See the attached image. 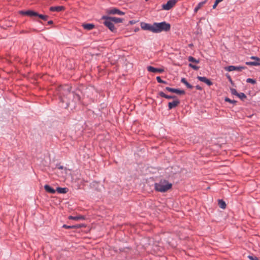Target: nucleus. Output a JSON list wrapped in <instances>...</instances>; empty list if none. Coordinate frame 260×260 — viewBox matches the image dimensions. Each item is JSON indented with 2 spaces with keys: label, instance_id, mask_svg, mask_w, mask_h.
Listing matches in <instances>:
<instances>
[{
  "label": "nucleus",
  "instance_id": "obj_10",
  "mask_svg": "<svg viewBox=\"0 0 260 260\" xmlns=\"http://www.w3.org/2000/svg\"><path fill=\"white\" fill-rule=\"evenodd\" d=\"M108 13L110 14H118L120 15H123L124 14V12L116 8H113L110 10Z\"/></svg>",
  "mask_w": 260,
  "mask_h": 260
},
{
  "label": "nucleus",
  "instance_id": "obj_22",
  "mask_svg": "<svg viewBox=\"0 0 260 260\" xmlns=\"http://www.w3.org/2000/svg\"><path fill=\"white\" fill-rule=\"evenodd\" d=\"M205 3V2H201L196 7V8L194 9V12L195 13H197L198 10L204 5V4Z\"/></svg>",
  "mask_w": 260,
  "mask_h": 260
},
{
  "label": "nucleus",
  "instance_id": "obj_14",
  "mask_svg": "<svg viewBox=\"0 0 260 260\" xmlns=\"http://www.w3.org/2000/svg\"><path fill=\"white\" fill-rule=\"evenodd\" d=\"M82 26L85 29L90 30L94 28L95 25L91 23H83Z\"/></svg>",
  "mask_w": 260,
  "mask_h": 260
},
{
  "label": "nucleus",
  "instance_id": "obj_36",
  "mask_svg": "<svg viewBox=\"0 0 260 260\" xmlns=\"http://www.w3.org/2000/svg\"><path fill=\"white\" fill-rule=\"evenodd\" d=\"M62 228H65V229H73L72 225H67L66 224H63L62 225Z\"/></svg>",
  "mask_w": 260,
  "mask_h": 260
},
{
  "label": "nucleus",
  "instance_id": "obj_3",
  "mask_svg": "<svg viewBox=\"0 0 260 260\" xmlns=\"http://www.w3.org/2000/svg\"><path fill=\"white\" fill-rule=\"evenodd\" d=\"M102 19L105 20L104 22V24L105 26H106L108 28L114 32L116 30V28L114 27V23L110 18V17L108 16H103Z\"/></svg>",
  "mask_w": 260,
  "mask_h": 260
},
{
  "label": "nucleus",
  "instance_id": "obj_32",
  "mask_svg": "<svg viewBox=\"0 0 260 260\" xmlns=\"http://www.w3.org/2000/svg\"><path fill=\"white\" fill-rule=\"evenodd\" d=\"M230 90H231V92L232 94H233V95H235L237 96V94H238V92H237L236 89H235L234 88H231Z\"/></svg>",
  "mask_w": 260,
  "mask_h": 260
},
{
  "label": "nucleus",
  "instance_id": "obj_30",
  "mask_svg": "<svg viewBox=\"0 0 260 260\" xmlns=\"http://www.w3.org/2000/svg\"><path fill=\"white\" fill-rule=\"evenodd\" d=\"M246 82L247 83H250L252 84H254L256 83V81L255 80L253 79H251V78H247L246 79Z\"/></svg>",
  "mask_w": 260,
  "mask_h": 260
},
{
  "label": "nucleus",
  "instance_id": "obj_40",
  "mask_svg": "<svg viewBox=\"0 0 260 260\" xmlns=\"http://www.w3.org/2000/svg\"><path fill=\"white\" fill-rule=\"evenodd\" d=\"M136 23V21L135 20H131L129 21V24H135Z\"/></svg>",
  "mask_w": 260,
  "mask_h": 260
},
{
  "label": "nucleus",
  "instance_id": "obj_13",
  "mask_svg": "<svg viewBox=\"0 0 260 260\" xmlns=\"http://www.w3.org/2000/svg\"><path fill=\"white\" fill-rule=\"evenodd\" d=\"M197 78L201 82H204L208 85H211V81L205 77L198 76Z\"/></svg>",
  "mask_w": 260,
  "mask_h": 260
},
{
  "label": "nucleus",
  "instance_id": "obj_28",
  "mask_svg": "<svg viewBox=\"0 0 260 260\" xmlns=\"http://www.w3.org/2000/svg\"><path fill=\"white\" fill-rule=\"evenodd\" d=\"M246 68V67L245 66H236L235 71L241 72L243 70L245 69Z\"/></svg>",
  "mask_w": 260,
  "mask_h": 260
},
{
  "label": "nucleus",
  "instance_id": "obj_20",
  "mask_svg": "<svg viewBox=\"0 0 260 260\" xmlns=\"http://www.w3.org/2000/svg\"><path fill=\"white\" fill-rule=\"evenodd\" d=\"M181 82L184 84L188 88L192 89L193 88V86L191 84H190L185 78H182L181 80Z\"/></svg>",
  "mask_w": 260,
  "mask_h": 260
},
{
  "label": "nucleus",
  "instance_id": "obj_19",
  "mask_svg": "<svg viewBox=\"0 0 260 260\" xmlns=\"http://www.w3.org/2000/svg\"><path fill=\"white\" fill-rule=\"evenodd\" d=\"M113 23H118L122 22L123 19L120 18H117L115 17H110Z\"/></svg>",
  "mask_w": 260,
  "mask_h": 260
},
{
  "label": "nucleus",
  "instance_id": "obj_29",
  "mask_svg": "<svg viewBox=\"0 0 260 260\" xmlns=\"http://www.w3.org/2000/svg\"><path fill=\"white\" fill-rule=\"evenodd\" d=\"M224 100L226 102H229V103L234 104V105L236 104L237 102L236 101L231 100L229 98H225Z\"/></svg>",
  "mask_w": 260,
  "mask_h": 260
},
{
  "label": "nucleus",
  "instance_id": "obj_43",
  "mask_svg": "<svg viewBox=\"0 0 260 260\" xmlns=\"http://www.w3.org/2000/svg\"><path fill=\"white\" fill-rule=\"evenodd\" d=\"M53 23V21H52V20H50V21H48V24L49 25L52 24Z\"/></svg>",
  "mask_w": 260,
  "mask_h": 260
},
{
  "label": "nucleus",
  "instance_id": "obj_44",
  "mask_svg": "<svg viewBox=\"0 0 260 260\" xmlns=\"http://www.w3.org/2000/svg\"><path fill=\"white\" fill-rule=\"evenodd\" d=\"M161 83L167 84V82L165 81L162 80V82H161Z\"/></svg>",
  "mask_w": 260,
  "mask_h": 260
},
{
  "label": "nucleus",
  "instance_id": "obj_11",
  "mask_svg": "<svg viewBox=\"0 0 260 260\" xmlns=\"http://www.w3.org/2000/svg\"><path fill=\"white\" fill-rule=\"evenodd\" d=\"M158 94L159 96H160L161 97H162V98H165L167 99H174V100H176V99H178L177 98V96H175V95H167L166 94H165L164 92L162 91H160L158 93Z\"/></svg>",
  "mask_w": 260,
  "mask_h": 260
},
{
  "label": "nucleus",
  "instance_id": "obj_25",
  "mask_svg": "<svg viewBox=\"0 0 260 260\" xmlns=\"http://www.w3.org/2000/svg\"><path fill=\"white\" fill-rule=\"evenodd\" d=\"M236 66H230L228 67H226L224 68L225 71L231 72L233 71H235Z\"/></svg>",
  "mask_w": 260,
  "mask_h": 260
},
{
  "label": "nucleus",
  "instance_id": "obj_2",
  "mask_svg": "<svg viewBox=\"0 0 260 260\" xmlns=\"http://www.w3.org/2000/svg\"><path fill=\"white\" fill-rule=\"evenodd\" d=\"M153 33H159L161 31H169L171 29V25L166 21L155 22L153 23Z\"/></svg>",
  "mask_w": 260,
  "mask_h": 260
},
{
  "label": "nucleus",
  "instance_id": "obj_23",
  "mask_svg": "<svg viewBox=\"0 0 260 260\" xmlns=\"http://www.w3.org/2000/svg\"><path fill=\"white\" fill-rule=\"evenodd\" d=\"M237 96H238L239 99H240L242 101H244L247 98L245 94H244L243 92L238 93Z\"/></svg>",
  "mask_w": 260,
  "mask_h": 260
},
{
  "label": "nucleus",
  "instance_id": "obj_27",
  "mask_svg": "<svg viewBox=\"0 0 260 260\" xmlns=\"http://www.w3.org/2000/svg\"><path fill=\"white\" fill-rule=\"evenodd\" d=\"M214 146L215 147V149L216 150V152L214 153V154H216L219 152V150L221 148V146L219 144H214V145H212V147Z\"/></svg>",
  "mask_w": 260,
  "mask_h": 260
},
{
  "label": "nucleus",
  "instance_id": "obj_7",
  "mask_svg": "<svg viewBox=\"0 0 260 260\" xmlns=\"http://www.w3.org/2000/svg\"><path fill=\"white\" fill-rule=\"evenodd\" d=\"M141 28L144 30H149L152 32H153V24L152 25H151L148 23L142 22L141 24Z\"/></svg>",
  "mask_w": 260,
  "mask_h": 260
},
{
  "label": "nucleus",
  "instance_id": "obj_8",
  "mask_svg": "<svg viewBox=\"0 0 260 260\" xmlns=\"http://www.w3.org/2000/svg\"><path fill=\"white\" fill-rule=\"evenodd\" d=\"M180 101L178 99L174 100L172 102H170L168 103V108L169 110L174 108L178 106L180 104Z\"/></svg>",
  "mask_w": 260,
  "mask_h": 260
},
{
  "label": "nucleus",
  "instance_id": "obj_26",
  "mask_svg": "<svg viewBox=\"0 0 260 260\" xmlns=\"http://www.w3.org/2000/svg\"><path fill=\"white\" fill-rule=\"evenodd\" d=\"M188 60L189 61L191 62H194V63H198L199 62V60L196 59L192 56H189L188 58Z\"/></svg>",
  "mask_w": 260,
  "mask_h": 260
},
{
  "label": "nucleus",
  "instance_id": "obj_31",
  "mask_svg": "<svg viewBox=\"0 0 260 260\" xmlns=\"http://www.w3.org/2000/svg\"><path fill=\"white\" fill-rule=\"evenodd\" d=\"M223 0H215L214 5L212 6V9H215L217 5Z\"/></svg>",
  "mask_w": 260,
  "mask_h": 260
},
{
  "label": "nucleus",
  "instance_id": "obj_9",
  "mask_svg": "<svg viewBox=\"0 0 260 260\" xmlns=\"http://www.w3.org/2000/svg\"><path fill=\"white\" fill-rule=\"evenodd\" d=\"M147 69L148 71H149L150 72H152V73L158 72V73H161L164 71V69H157V68H155L152 66H148Z\"/></svg>",
  "mask_w": 260,
  "mask_h": 260
},
{
  "label": "nucleus",
  "instance_id": "obj_21",
  "mask_svg": "<svg viewBox=\"0 0 260 260\" xmlns=\"http://www.w3.org/2000/svg\"><path fill=\"white\" fill-rule=\"evenodd\" d=\"M245 64L248 66H260V62L258 61H247Z\"/></svg>",
  "mask_w": 260,
  "mask_h": 260
},
{
  "label": "nucleus",
  "instance_id": "obj_6",
  "mask_svg": "<svg viewBox=\"0 0 260 260\" xmlns=\"http://www.w3.org/2000/svg\"><path fill=\"white\" fill-rule=\"evenodd\" d=\"M165 89L168 91L175 93L178 94H184L185 92L183 90H180L179 89L173 88L169 87H166Z\"/></svg>",
  "mask_w": 260,
  "mask_h": 260
},
{
  "label": "nucleus",
  "instance_id": "obj_37",
  "mask_svg": "<svg viewBox=\"0 0 260 260\" xmlns=\"http://www.w3.org/2000/svg\"><path fill=\"white\" fill-rule=\"evenodd\" d=\"M156 80L158 83H161V82H162V80L159 76L156 77Z\"/></svg>",
  "mask_w": 260,
  "mask_h": 260
},
{
  "label": "nucleus",
  "instance_id": "obj_34",
  "mask_svg": "<svg viewBox=\"0 0 260 260\" xmlns=\"http://www.w3.org/2000/svg\"><path fill=\"white\" fill-rule=\"evenodd\" d=\"M72 226H73V229H79V228H81L83 227V225L82 224H78L73 225H72Z\"/></svg>",
  "mask_w": 260,
  "mask_h": 260
},
{
  "label": "nucleus",
  "instance_id": "obj_17",
  "mask_svg": "<svg viewBox=\"0 0 260 260\" xmlns=\"http://www.w3.org/2000/svg\"><path fill=\"white\" fill-rule=\"evenodd\" d=\"M44 188H45V190L49 193H55V190L54 189H53V188H52L51 186H50L49 185H45L44 186Z\"/></svg>",
  "mask_w": 260,
  "mask_h": 260
},
{
  "label": "nucleus",
  "instance_id": "obj_33",
  "mask_svg": "<svg viewBox=\"0 0 260 260\" xmlns=\"http://www.w3.org/2000/svg\"><path fill=\"white\" fill-rule=\"evenodd\" d=\"M189 67H190V68H192L194 70H198L199 69V67L198 66L194 65V64H193L192 63H189Z\"/></svg>",
  "mask_w": 260,
  "mask_h": 260
},
{
  "label": "nucleus",
  "instance_id": "obj_18",
  "mask_svg": "<svg viewBox=\"0 0 260 260\" xmlns=\"http://www.w3.org/2000/svg\"><path fill=\"white\" fill-rule=\"evenodd\" d=\"M56 191L59 193H66L68 192V189L67 187H58L56 188Z\"/></svg>",
  "mask_w": 260,
  "mask_h": 260
},
{
  "label": "nucleus",
  "instance_id": "obj_35",
  "mask_svg": "<svg viewBox=\"0 0 260 260\" xmlns=\"http://www.w3.org/2000/svg\"><path fill=\"white\" fill-rule=\"evenodd\" d=\"M250 58L251 59H255L256 60L255 61H258V62L260 61V58L257 57H256V56H252Z\"/></svg>",
  "mask_w": 260,
  "mask_h": 260
},
{
  "label": "nucleus",
  "instance_id": "obj_15",
  "mask_svg": "<svg viewBox=\"0 0 260 260\" xmlns=\"http://www.w3.org/2000/svg\"><path fill=\"white\" fill-rule=\"evenodd\" d=\"M218 205L219 207L222 209H225L226 207V204L225 202L222 199L218 200Z\"/></svg>",
  "mask_w": 260,
  "mask_h": 260
},
{
  "label": "nucleus",
  "instance_id": "obj_1",
  "mask_svg": "<svg viewBox=\"0 0 260 260\" xmlns=\"http://www.w3.org/2000/svg\"><path fill=\"white\" fill-rule=\"evenodd\" d=\"M172 184L167 180L161 179L158 183L154 184L155 189L159 192H165L172 188Z\"/></svg>",
  "mask_w": 260,
  "mask_h": 260
},
{
  "label": "nucleus",
  "instance_id": "obj_16",
  "mask_svg": "<svg viewBox=\"0 0 260 260\" xmlns=\"http://www.w3.org/2000/svg\"><path fill=\"white\" fill-rule=\"evenodd\" d=\"M69 219L75 220H84L85 217L83 215H78L76 216H70L69 217Z\"/></svg>",
  "mask_w": 260,
  "mask_h": 260
},
{
  "label": "nucleus",
  "instance_id": "obj_41",
  "mask_svg": "<svg viewBox=\"0 0 260 260\" xmlns=\"http://www.w3.org/2000/svg\"><path fill=\"white\" fill-rule=\"evenodd\" d=\"M196 88L198 90H202V87L200 86H199V85H197L196 86Z\"/></svg>",
  "mask_w": 260,
  "mask_h": 260
},
{
  "label": "nucleus",
  "instance_id": "obj_38",
  "mask_svg": "<svg viewBox=\"0 0 260 260\" xmlns=\"http://www.w3.org/2000/svg\"><path fill=\"white\" fill-rule=\"evenodd\" d=\"M226 76L228 78L229 81L231 82H232V78H231V76L229 74H226Z\"/></svg>",
  "mask_w": 260,
  "mask_h": 260
},
{
  "label": "nucleus",
  "instance_id": "obj_39",
  "mask_svg": "<svg viewBox=\"0 0 260 260\" xmlns=\"http://www.w3.org/2000/svg\"><path fill=\"white\" fill-rule=\"evenodd\" d=\"M248 258L250 259V260H258L257 257L253 258L252 256L249 255L248 256Z\"/></svg>",
  "mask_w": 260,
  "mask_h": 260
},
{
  "label": "nucleus",
  "instance_id": "obj_12",
  "mask_svg": "<svg viewBox=\"0 0 260 260\" xmlns=\"http://www.w3.org/2000/svg\"><path fill=\"white\" fill-rule=\"evenodd\" d=\"M64 10L63 6L51 7L49 10L51 12H60Z\"/></svg>",
  "mask_w": 260,
  "mask_h": 260
},
{
  "label": "nucleus",
  "instance_id": "obj_24",
  "mask_svg": "<svg viewBox=\"0 0 260 260\" xmlns=\"http://www.w3.org/2000/svg\"><path fill=\"white\" fill-rule=\"evenodd\" d=\"M37 17L42 19L43 20L46 21V20H47V19L48 18V16L40 14L38 13Z\"/></svg>",
  "mask_w": 260,
  "mask_h": 260
},
{
  "label": "nucleus",
  "instance_id": "obj_5",
  "mask_svg": "<svg viewBox=\"0 0 260 260\" xmlns=\"http://www.w3.org/2000/svg\"><path fill=\"white\" fill-rule=\"evenodd\" d=\"M176 3V0H169L167 4L162 5V8L165 10H169L175 6Z\"/></svg>",
  "mask_w": 260,
  "mask_h": 260
},
{
  "label": "nucleus",
  "instance_id": "obj_4",
  "mask_svg": "<svg viewBox=\"0 0 260 260\" xmlns=\"http://www.w3.org/2000/svg\"><path fill=\"white\" fill-rule=\"evenodd\" d=\"M19 13L22 15L27 16L31 18H33L34 20L37 21L36 18H37V15L38 13L32 10H28L27 11H21L19 12Z\"/></svg>",
  "mask_w": 260,
  "mask_h": 260
},
{
  "label": "nucleus",
  "instance_id": "obj_42",
  "mask_svg": "<svg viewBox=\"0 0 260 260\" xmlns=\"http://www.w3.org/2000/svg\"><path fill=\"white\" fill-rule=\"evenodd\" d=\"M57 168H58V169H59V170H62V169H63V166H58L57 167Z\"/></svg>",
  "mask_w": 260,
  "mask_h": 260
}]
</instances>
